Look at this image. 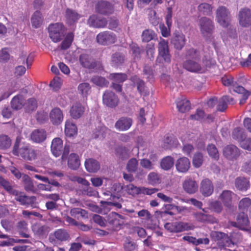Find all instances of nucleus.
Masks as SVG:
<instances>
[{
  "label": "nucleus",
  "instance_id": "nucleus-23",
  "mask_svg": "<svg viewBox=\"0 0 251 251\" xmlns=\"http://www.w3.org/2000/svg\"><path fill=\"white\" fill-rule=\"evenodd\" d=\"M235 102L233 98L224 96L217 102V109L220 112H224L227 107V104H233Z\"/></svg>",
  "mask_w": 251,
  "mask_h": 251
},
{
  "label": "nucleus",
  "instance_id": "nucleus-13",
  "mask_svg": "<svg viewBox=\"0 0 251 251\" xmlns=\"http://www.w3.org/2000/svg\"><path fill=\"white\" fill-rule=\"evenodd\" d=\"M69 233L63 228L57 229L50 236V240L51 242H64L69 240Z\"/></svg>",
  "mask_w": 251,
  "mask_h": 251
},
{
  "label": "nucleus",
  "instance_id": "nucleus-6",
  "mask_svg": "<svg viewBox=\"0 0 251 251\" xmlns=\"http://www.w3.org/2000/svg\"><path fill=\"white\" fill-rule=\"evenodd\" d=\"M97 42L101 45L107 46L114 43L117 40L116 35L112 32L105 31L99 33L97 36Z\"/></svg>",
  "mask_w": 251,
  "mask_h": 251
},
{
  "label": "nucleus",
  "instance_id": "nucleus-28",
  "mask_svg": "<svg viewBox=\"0 0 251 251\" xmlns=\"http://www.w3.org/2000/svg\"><path fill=\"white\" fill-rule=\"evenodd\" d=\"M183 187L187 193L193 194L198 190V185L195 180L188 178L184 181Z\"/></svg>",
  "mask_w": 251,
  "mask_h": 251
},
{
  "label": "nucleus",
  "instance_id": "nucleus-39",
  "mask_svg": "<svg viewBox=\"0 0 251 251\" xmlns=\"http://www.w3.org/2000/svg\"><path fill=\"white\" fill-rule=\"evenodd\" d=\"M68 167L73 170H76L80 165L78 156L75 153H71L68 158Z\"/></svg>",
  "mask_w": 251,
  "mask_h": 251
},
{
  "label": "nucleus",
  "instance_id": "nucleus-52",
  "mask_svg": "<svg viewBox=\"0 0 251 251\" xmlns=\"http://www.w3.org/2000/svg\"><path fill=\"white\" fill-rule=\"evenodd\" d=\"M80 190L83 195H87L89 197L95 196L98 193L97 191L90 186L89 182H88V185L82 186Z\"/></svg>",
  "mask_w": 251,
  "mask_h": 251
},
{
  "label": "nucleus",
  "instance_id": "nucleus-58",
  "mask_svg": "<svg viewBox=\"0 0 251 251\" xmlns=\"http://www.w3.org/2000/svg\"><path fill=\"white\" fill-rule=\"evenodd\" d=\"M37 107V102L34 98L29 99L25 103L26 110L28 112L34 111Z\"/></svg>",
  "mask_w": 251,
  "mask_h": 251
},
{
  "label": "nucleus",
  "instance_id": "nucleus-7",
  "mask_svg": "<svg viewBox=\"0 0 251 251\" xmlns=\"http://www.w3.org/2000/svg\"><path fill=\"white\" fill-rule=\"evenodd\" d=\"M11 195L15 197V200L23 205H32L36 201L34 196H27L24 192L15 190Z\"/></svg>",
  "mask_w": 251,
  "mask_h": 251
},
{
  "label": "nucleus",
  "instance_id": "nucleus-20",
  "mask_svg": "<svg viewBox=\"0 0 251 251\" xmlns=\"http://www.w3.org/2000/svg\"><path fill=\"white\" fill-rule=\"evenodd\" d=\"M103 102L107 106L113 107L116 106L118 102V99L115 94L110 91H106L103 95Z\"/></svg>",
  "mask_w": 251,
  "mask_h": 251
},
{
  "label": "nucleus",
  "instance_id": "nucleus-2",
  "mask_svg": "<svg viewBox=\"0 0 251 251\" xmlns=\"http://www.w3.org/2000/svg\"><path fill=\"white\" fill-rule=\"evenodd\" d=\"M216 20L224 27H227L231 21V14L229 9L224 6H219L216 11Z\"/></svg>",
  "mask_w": 251,
  "mask_h": 251
},
{
  "label": "nucleus",
  "instance_id": "nucleus-33",
  "mask_svg": "<svg viewBox=\"0 0 251 251\" xmlns=\"http://www.w3.org/2000/svg\"><path fill=\"white\" fill-rule=\"evenodd\" d=\"M176 104L178 111L181 113L189 111L191 107L189 101L183 97L176 99Z\"/></svg>",
  "mask_w": 251,
  "mask_h": 251
},
{
  "label": "nucleus",
  "instance_id": "nucleus-25",
  "mask_svg": "<svg viewBox=\"0 0 251 251\" xmlns=\"http://www.w3.org/2000/svg\"><path fill=\"white\" fill-rule=\"evenodd\" d=\"M130 80L137 85V90L140 94L145 96L149 95L150 91L146 88L144 81L137 75L131 76Z\"/></svg>",
  "mask_w": 251,
  "mask_h": 251
},
{
  "label": "nucleus",
  "instance_id": "nucleus-41",
  "mask_svg": "<svg viewBox=\"0 0 251 251\" xmlns=\"http://www.w3.org/2000/svg\"><path fill=\"white\" fill-rule=\"evenodd\" d=\"M65 132L67 136L72 137L77 133V127L71 121L66 122Z\"/></svg>",
  "mask_w": 251,
  "mask_h": 251
},
{
  "label": "nucleus",
  "instance_id": "nucleus-12",
  "mask_svg": "<svg viewBox=\"0 0 251 251\" xmlns=\"http://www.w3.org/2000/svg\"><path fill=\"white\" fill-rule=\"evenodd\" d=\"M239 23L243 27H248L251 25V11L248 8L240 10L238 14Z\"/></svg>",
  "mask_w": 251,
  "mask_h": 251
},
{
  "label": "nucleus",
  "instance_id": "nucleus-57",
  "mask_svg": "<svg viewBox=\"0 0 251 251\" xmlns=\"http://www.w3.org/2000/svg\"><path fill=\"white\" fill-rule=\"evenodd\" d=\"M155 33L150 29H146L143 31L142 34V40L143 42H149L153 39Z\"/></svg>",
  "mask_w": 251,
  "mask_h": 251
},
{
  "label": "nucleus",
  "instance_id": "nucleus-56",
  "mask_svg": "<svg viewBox=\"0 0 251 251\" xmlns=\"http://www.w3.org/2000/svg\"><path fill=\"white\" fill-rule=\"evenodd\" d=\"M91 81L100 87L107 86L109 83L105 78L98 75L93 76L91 79Z\"/></svg>",
  "mask_w": 251,
  "mask_h": 251
},
{
  "label": "nucleus",
  "instance_id": "nucleus-60",
  "mask_svg": "<svg viewBox=\"0 0 251 251\" xmlns=\"http://www.w3.org/2000/svg\"><path fill=\"white\" fill-rule=\"evenodd\" d=\"M130 49L134 58L139 59L141 57V54L143 52V50H141L136 44H132L130 46Z\"/></svg>",
  "mask_w": 251,
  "mask_h": 251
},
{
  "label": "nucleus",
  "instance_id": "nucleus-14",
  "mask_svg": "<svg viewBox=\"0 0 251 251\" xmlns=\"http://www.w3.org/2000/svg\"><path fill=\"white\" fill-rule=\"evenodd\" d=\"M199 60L187 59L183 64L184 68L194 73H204V67L198 62Z\"/></svg>",
  "mask_w": 251,
  "mask_h": 251
},
{
  "label": "nucleus",
  "instance_id": "nucleus-48",
  "mask_svg": "<svg viewBox=\"0 0 251 251\" xmlns=\"http://www.w3.org/2000/svg\"><path fill=\"white\" fill-rule=\"evenodd\" d=\"M186 57L188 59L199 60L201 58L200 51L194 48H191L187 50Z\"/></svg>",
  "mask_w": 251,
  "mask_h": 251
},
{
  "label": "nucleus",
  "instance_id": "nucleus-4",
  "mask_svg": "<svg viewBox=\"0 0 251 251\" xmlns=\"http://www.w3.org/2000/svg\"><path fill=\"white\" fill-rule=\"evenodd\" d=\"M201 32L206 39L209 38L213 33L214 25L213 21L205 17H202L200 20Z\"/></svg>",
  "mask_w": 251,
  "mask_h": 251
},
{
  "label": "nucleus",
  "instance_id": "nucleus-54",
  "mask_svg": "<svg viewBox=\"0 0 251 251\" xmlns=\"http://www.w3.org/2000/svg\"><path fill=\"white\" fill-rule=\"evenodd\" d=\"M208 154L213 159L218 160L219 153L216 146L213 144L208 145L206 148Z\"/></svg>",
  "mask_w": 251,
  "mask_h": 251
},
{
  "label": "nucleus",
  "instance_id": "nucleus-45",
  "mask_svg": "<svg viewBox=\"0 0 251 251\" xmlns=\"http://www.w3.org/2000/svg\"><path fill=\"white\" fill-rule=\"evenodd\" d=\"M174 160L173 158L170 156H168L162 159L160 162V166L162 169L167 171L174 166Z\"/></svg>",
  "mask_w": 251,
  "mask_h": 251
},
{
  "label": "nucleus",
  "instance_id": "nucleus-44",
  "mask_svg": "<svg viewBox=\"0 0 251 251\" xmlns=\"http://www.w3.org/2000/svg\"><path fill=\"white\" fill-rule=\"evenodd\" d=\"M32 26L35 28H38L43 22V17L40 11H36L33 14L31 19Z\"/></svg>",
  "mask_w": 251,
  "mask_h": 251
},
{
  "label": "nucleus",
  "instance_id": "nucleus-50",
  "mask_svg": "<svg viewBox=\"0 0 251 251\" xmlns=\"http://www.w3.org/2000/svg\"><path fill=\"white\" fill-rule=\"evenodd\" d=\"M77 90L79 94L86 97L91 91V86L87 82L81 83L78 85Z\"/></svg>",
  "mask_w": 251,
  "mask_h": 251
},
{
  "label": "nucleus",
  "instance_id": "nucleus-29",
  "mask_svg": "<svg viewBox=\"0 0 251 251\" xmlns=\"http://www.w3.org/2000/svg\"><path fill=\"white\" fill-rule=\"evenodd\" d=\"M47 137V133L44 129L34 130L30 135L31 140L35 143H42L44 142Z\"/></svg>",
  "mask_w": 251,
  "mask_h": 251
},
{
  "label": "nucleus",
  "instance_id": "nucleus-38",
  "mask_svg": "<svg viewBox=\"0 0 251 251\" xmlns=\"http://www.w3.org/2000/svg\"><path fill=\"white\" fill-rule=\"evenodd\" d=\"M25 99L21 95L15 96L11 100V105L13 109L18 110L21 109L24 103Z\"/></svg>",
  "mask_w": 251,
  "mask_h": 251
},
{
  "label": "nucleus",
  "instance_id": "nucleus-32",
  "mask_svg": "<svg viewBox=\"0 0 251 251\" xmlns=\"http://www.w3.org/2000/svg\"><path fill=\"white\" fill-rule=\"evenodd\" d=\"M126 59V58L124 53L116 52L112 55L111 61L113 66L117 67L123 64Z\"/></svg>",
  "mask_w": 251,
  "mask_h": 251
},
{
  "label": "nucleus",
  "instance_id": "nucleus-27",
  "mask_svg": "<svg viewBox=\"0 0 251 251\" xmlns=\"http://www.w3.org/2000/svg\"><path fill=\"white\" fill-rule=\"evenodd\" d=\"M50 118L54 125L60 124L63 119L62 111L59 108H54L50 111Z\"/></svg>",
  "mask_w": 251,
  "mask_h": 251
},
{
  "label": "nucleus",
  "instance_id": "nucleus-49",
  "mask_svg": "<svg viewBox=\"0 0 251 251\" xmlns=\"http://www.w3.org/2000/svg\"><path fill=\"white\" fill-rule=\"evenodd\" d=\"M11 145V140L6 135H0V149L6 150Z\"/></svg>",
  "mask_w": 251,
  "mask_h": 251
},
{
  "label": "nucleus",
  "instance_id": "nucleus-55",
  "mask_svg": "<svg viewBox=\"0 0 251 251\" xmlns=\"http://www.w3.org/2000/svg\"><path fill=\"white\" fill-rule=\"evenodd\" d=\"M198 10L203 15H210L212 13V7L208 3H202L199 5Z\"/></svg>",
  "mask_w": 251,
  "mask_h": 251
},
{
  "label": "nucleus",
  "instance_id": "nucleus-16",
  "mask_svg": "<svg viewBox=\"0 0 251 251\" xmlns=\"http://www.w3.org/2000/svg\"><path fill=\"white\" fill-rule=\"evenodd\" d=\"M200 190L201 194L205 197L211 195L214 191V186L211 180L207 178L202 179L200 184Z\"/></svg>",
  "mask_w": 251,
  "mask_h": 251
},
{
  "label": "nucleus",
  "instance_id": "nucleus-3",
  "mask_svg": "<svg viewBox=\"0 0 251 251\" xmlns=\"http://www.w3.org/2000/svg\"><path fill=\"white\" fill-rule=\"evenodd\" d=\"M49 35L52 41L58 42L62 39L64 31V25L61 23L51 24L49 26Z\"/></svg>",
  "mask_w": 251,
  "mask_h": 251
},
{
  "label": "nucleus",
  "instance_id": "nucleus-63",
  "mask_svg": "<svg viewBox=\"0 0 251 251\" xmlns=\"http://www.w3.org/2000/svg\"><path fill=\"white\" fill-rule=\"evenodd\" d=\"M222 83L226 86L230 87V90L235 85L236 81L233 80V77L231 75H225L222 79Z\"/></svg>",
  "mask_w": 251,
  "mask_h": 251
},
{
  "label": "nucleus",
  "instance_id": "nucleus-46",
  "mask_svg": "<svg viewBox=\"0 0 251 251\" xmlns=\"http://www.w3.org/2000/svg\"><path fill=\"white\" fill-rule=\"evenodd\" d=\"M0 186L10 194H11L15 190L14 188V185H12V182L2 176H0Z\"/></svg>",
  "mask_w": 251,
  "mask_h": 251
},
{
  "label": "nucleus",
  "instance_id": "nucleus-59",
  "mask_svg": "<svg viewBox=\"0 0 251 251\" xmlns=\"http://www.w3.org/2000/svg\"><path fill=\"white\" fill-rule=\"evenodd\" d=\"M251 205V200L249 198L242 199L239 202L238 208L241 211H245Z\"/></svg>",
  "mask_w": 251,
  "mask_h": 251
},
{
  "label": "nucleus",
  "instance_id": "nucleus-19",
  "mask_svg": "<svg viewBox=\"0 0 251 251\" xmlns=\"http://www.w3.org/2000/svg\"><path fill=\"white\" fill-rule=\"evenodd\" d=\"M132 124L131 118L127 117L120 118L115 124V127L119 131L127 130Z\"/></svg>",
  "mask_w": 251,
  "mask_h": 251
},
{
  "label": "nucleus",
  "instance_id": "nucleus-21",
  "mask_svg": "<svg viewBox=\"0 0 251 251\" xmlns=\"http://www.w3.org/2000/svg\"><path fill=\"white\" fill-rule=\"evenodd\" d=\"M176 167L178 172L186 173L190 167V161L187 157H180L176 161Z\"/></svg>",
  "mask_w": 251,
  "mask_h": 251
},
{
  "label": "nucleus",
  "instance_id": "nucleus-53",
  "mask_svg": "<svg viewBox=\"0 0 251 251\" xmlns=\"http://www.w3.org/2000/svg\"><path fill=\"white\" fill-rule=\"evenodd\" d=\"M70 214L72 216L75 218H79V217L82 218L87 217V211L80 208H73L70 210Z\"/></svg>",
  "mask_w": 251,
  "mask_h": 251
},
{
  "label": "nucleus",
  "instance_id": "nucleus-22",
  "mask_svg": "<svg viewBox=\"0 0 251 251\" xmlns=\"http://www.w3.org/2000/svg\"><path fill=\"white\" fill-rule=\"evenodd\" d=\"M96 10L98 12L103 15L112 14L113 12L112 5L105 1H101L98 2L96 6Z\"/></svg>",
  "mask_w": 251,
  "mask_h": 251
},
{
  "label": "nucleus",
  "instance_id": "nucleus-62",
  "mask_svg": "<svg viewBox=\"0 0 251 251\" xmlns=\"http://www.w3.org/2000/svg\"><path fill=\"white\" fill-rule=\"evenodd\" d=\"M203 162V156L200 152L196 153L193 157L192 163L193 165L196 167H200Z\"/></svg>",
  "mask_w": 251,
  "mask_h": 251
},
{
  "label": "nucleus",
  "instance_id": "nucleus-61",
  "mask_svg": "<svg viewBox=\"0 0 251 251\" xmlns=\"http://www.w3.org/2000/svg\"><path fill=\"white\" fill-rule=\"evenodd\" d=\"M155 160L153 159L150 161L148 159H143L140 161V165L142 167L148 170H151L153 169L155 164Z\"/></svg>",
  "mask_w": 251,
  "mask_h": 251
},
{
  "label": "nucleus",
  "instance_id": "nucleus-8",
  "mask_svg": "<svg viewBox=\"0 0 251 251\" xmlns=\"http://www.w3.org/2000/svg\"><path fill=\"white\" fill-rule=\"evenodd\" d=\"M126 191L131 195L138 194H146L151 195L158 191L156 188H148L144 187H137L132 184L127 185L126 186Z\"/></svg>",
  "mask_w": 251,
  "mask_h": 251
},
{
  "label": "nucleus",
  "instance_id": "nucleus-34",
  "mask_svg": "<svg viewBox=\"0 0 251 251\" xmlns=\"http://www.w3.org/2000/svg\"><path fill=\"white\" fill-rule=\"evenodd\" d=\"M174 224L175 232L192 230L195 227L193 224L186 222H179L174 223Z\"/></svg>",
  "mask_w": 251,
  "mask_h": 251
},
{
  "label": "nucleus",
  "instance_id": "nucleus-30",
  "mask_svg": "<svg viewBox=\"0 0 251 251\" xmlns=\"http://www.w3.org/2000/svg\"><path fill=\"white\" fill-rule=\"evenodd\" d=\"M85 167L86 170L89 173H96L100 169V164L96 159L88 158L85 161Z\"/></svg>",
  "mask_w": 251,
  "mask_h": 251
},
{
  "label": "nucleus",
  "instance_id": "nucleus-43",
  "mask_svg": "<svg viewBox=\"0 0 251 251\" xmlns=\"http://www.w3.org/2000/svg\"><path fill=\"white\" fill-rule=\"evenodd\" d=\"M109 78L113 82L123 84L127 79V75L125 73H112Z\"/></svg>",
  "mask_w": 251,
  "mask_h": 251
},
{
  "label": "nucleus",
  "instance_id": "nucleus-36",
  "mask_svg": "<svg viewBox=\"0 0 251 251\" xmlns=\"http://www.w3.org/2000/svg\"><path fill=\"white\" fill-rule=\"evenodd\" d=\"M84 111V108L81 104L76 103L72 106L70 112L74 119H78L83 115Z\"/></svg>",
  "mask_w": 251,
  "mask_h": 251
},
{
  "label": "nucleus",
  "instance_id": "nucleus-26",
  "mask_svg": "<svg viewBox=\"0 0 251 251\" xmlns=\"http://www.w3.org/2000/svg\"><path fill=\"white\" fill-rule=\"evenodd\" d=\"M249 221L247 214L244 212L240 213L237 218L236 221L232 223V225L234 226L243 228L245 226L249 225Z\"/></svg>",
  "mask_w": 251,
  "mask_h": 251
},
{
  "label": "nucleus",
  "instance_id": "nucleus-11",
  "mask_svg": "<svg viewBox=\"0 0 251 251\" xmlns=\"http://www.w3.org/2000/svg\"><path fill=\"white\" fill-rule=\"evenodd\" d=\"M79 61L83 68L88 69H94L97 66L96 60L87 53L81 54L79 57Z\"/></svg>",
  "mask_w": 251,
  "mask_h": 251
},
{
  "label": "nucleus",
  "instance_id": "nucleus-31",
  "mask_svg": "<svg viewBox=\"0 0 251 251\" xmlns=\"http://www.w3.org/2000/svg\"><path fill=\"white\" fill-rule=\"evenodd\" d=\"M232 137L233 139L237 141L241 146L242 143L246 139L247 135L244 129L237 127L233 129L232 133Z\"/></svg>",
  "mask_w": 251,
  "mask_h": 251
},
{
  "label": "nucleus",
  "instance_id": "nucleus-10",
  "mask_svg": "<svg viewBox=\"0 0 251 251\" xmlns=\"http://www.w3.org/2000/svg\"><path fill=\"white\" fill-rule=\"evenodd\" d=\"M186 42L185 36L179 31H175L171 40V43L174 48L178 50H180L183 48Z\"/></svg>",
  "mask_w": 251,
  "mask_h": 251
},
{
  "label": "nucleus",
  "instance_id": "nucleus-40",
  "mask_svg": "<svg viewBox=\"0 0 251 251\" xmlns=\"http://www.w3.org/2000/svg\"><path fill=\"white\" fill-rule=\"evenodd\" d=\"M65 17L67 22L70 24H72L76 22L80 18V16L75 11L68 8L66 11Z\"/></svg>",
  "mask_w": 251,
  "mask_h": 251
},
{
  "label": "nucleus",
  "instance_id": "nucleus-18",
  "mask_svg": "<svg viewBox=\"0 0 251 251\" xmlns=\"http://www.w3.org/2000/svg\"><path fill=\"white\" fill-rule=\"evenodd\" d=\"M224 155L229 160L236 159L240 155L239 150L238 148L233 145H230L226 146L223 149Z\"/></svg>",
  "mask_w": 251,
  "mask_h": 251
},
{
  "label": "nucleus",
  "instance_id": "nucleus-15",
  "mask_svg": "<svg viewBox=\"0 0 251 251\" xmlns=\"http://www.w3.org/2000/svg\"><path fill=\"white\" fill-rule=\"evenodd\" d=\"M31 229L34 234L39 237L46 236L50 230L48 226L41 223H34L31 226Z\"/></svg>",
  "mask_w": 251,
  "mask_h": 251
},
{
  "label": "nucleus",
  "instance_id": "nucleus-42",
  "mask_svg": "<svg viewBox=\"0 0 251 251\" xmlns=\"http://www.w3.org/2000/svg\"><path fill=\"white\" fill-rule=\"evenodd\" d=\"M109 131V129L105 126L98 127L94 131V137L95 138H99L100 139H104Z\"/></svg>",
  "mask_w": 251,
  "mask_h": 251
},
{
  "label": "nucleus",
  "instance_id": "nucleus-35",
  "mask_svg": "<svg viewBox=\"0 0 251 251\" xmlns=\"http://www.w3.org/2000/svg\"><path fill=\"white\" fill-rule=\"evenodd\" d=\"M235 194L229 190H224L221 194L220 198L224 204V205L228 207L231 206V201L233 196Z\"/></svg>",
  "mask_w": 251,
  "mask_h": 251
},
{
  "label": "nucleus",
  "instance_id": "nucleus-47",
  "mask_svg": "<svg viewBox=\"0 0 251 251\" xmlns=\"http://www.w3.org/2000/svg\"><path fill=\"white\" fill-rule=\"evenodd\" d=\"M115 154L116 156L123 160L127 159L129 157V151L126 148L118 147L116 149Z\"/></svg>",
  "mask_w": 251,
  "mask_h": 251
},
{
  "label": "nucleus",
  "instance_id": "nucleus-5",
  "mask_svg": "<svg viewBox=\"0 0 251 251\" xmlns=\"http://www.w3.org/2000/svg\"><path fill=\"white\" fill-rule=\"evenodd\" d=\"M157 48L158 57L157 60H158L159 57H160L163 59L164 62L170 63L171 56L170 53L168 41L161 37L158 41Z\"/></svg>",
  "mask_w": 251,
  "mask_h": 251
},
{
  "label": "nucleus",
  "instance_id": "nucleus-24",
  "mask_svg": "<svg viewBox=\"0 0 251 251\" xmlns=\"http://www.w3.org/2000/svg\"><path fill=\"white\" fill-rule=\"evenodd\" d=\"M63 141L60 138L53 139L51 145V151L52 154L56 157L60 155L63 151Z\"/></svg>",
  "mask_w": 251,
  "mask_h": 251
},
{
  "label": "nucleus",
  "instance_id": "nucleus-17",
  "mask_svg": "<svg viewBox=\"0 0 251 251\" xmlns=\"http://www.w3.org/2000/svg\"><path fill=\"white\" fill-rule=\"evenodd\" d=\"M87 24L93 27L102 28L106 25L107 21L105 18L99 17L97 15H93L88 19Z\"/></svg>",
  "mask_w": 251,
  "mask_h": 251
},
{
  "label": "nucleus",
  "instance_id": "nucleus-9",
  "mask_svg": "<svg viewBox=\"0 0 251 251\" xmlns=\"http://www.w3.org/2000/svg\"><path fill=\"white\" fill-rule=\"evenodd\" d=\"M211 236L213 239L217 242V244L220 248L228 247L230 241L227 234L219 231L211 232Z\"/></svg>",
  "mask_w": 251,
  "mask_h": 251
},
{
  "label": "nucleus",
  "instance_id": "nucleus-51",
  "mask_svg": "<svg viewBox=\"0 0 251 251\" xmlns=\"http://www.w3.org/2000/svg\"><path fill=\"white\" fill-rule=\"evenodd\" d=\"M74 34L72 32L68 33L65 39L62 42L60 47L61 49L65 50L68 49L74 40Z\"/></svg>",
  "mask_w": 251,
  "mask_h": 251
},
{
  "label": "nucleus",
  "instance_id": "nucleus-64",
  "mask_svg": "<svg viewBox=\"0 0 251 251\" xmlns=\"http://www.w3.org/2000/svg\"><path fill=\"white\" fill-rule=\"evenodd\" d=\"M137 248L136 243L130 239H127L124 244V249L126 251H133Z\"/></svg>",
  "mask_w": 251,
  "mask_h": 251
},
{
  "label": "nucleus",
  "instance_id": "nucleus-1",
  "mask_svg": "<svg viewBox=\"0 0 251 251\" xmlns=\"http://www.w3.org/2000/svg\"><path fill=\"white\" fill-rule=\"evenodd\" d=\"M39 151L30 147L27 144L20 145V139L17 138L14 143L12 153L16 156H20L25 160L33 161L37 158Z\"/></svg>",
  "mask_w": 251,
  "mask_h": 251
},
{
  "label": "nucleus",
  "instance_id": "nucleus-37",
  "mask_svg": "<svg viewBox=\"0 0 251 251\" xmlns=\"http://www.w3.org/2000/svg\"><path fill=\"white\" fill-rule=\"evenodd\" d=\"M235 185L240 191H246L250 186L249 180L244 177H238L235 179Z\"/></svg>",
  "mask_w": 251,
  "mask_h": 251
}]
</instances>
